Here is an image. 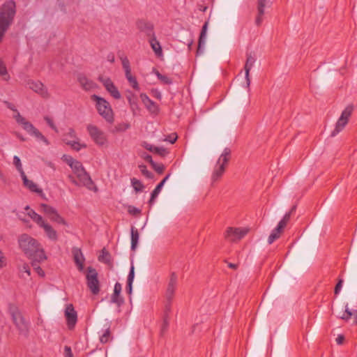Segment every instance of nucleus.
Instances as JSON below:
<instances>
[{
    "mask_svg": "<svg viewBox=\"0 0 357 357\" xmlns=\"http://www.w3.org/2000/svg\"><path fill=\"white\" fill-rule=\"evenodd\" d=\"M20 248L27 257L37 255L39 259H47L44 249L36 238L27 234H23L18 238Z\"/></svg>",
    "mask_w": 357,
    "mask_h": 357,
    "instance_id": "1",
    "label": "nucleus"
},
{
    "mask_svg": "<svg viewBox=\"0 0 357 357\" xmlns=\"http://www.w3.org/2000/svg\"><path fill=\"white\" fill-rule=\"evenodd\" d=\"M16 15V3L13 0L6 1L0 7V26L9 29Z\"/></svg>",
    "mask_w": 357,
    "mask_h": 357,
    "instance_id": "2",
    "label": "nucleus"
},
{
    "mask_svg": "<svg viewBox=\"0 0 357 357\" xmlns=\"http://www.w3.org/2000/svg\"><path fill=\"white\" fill-rule=\"evenodd\" d=\"M8 107L10 109L17 112L15 116V119L16 121L22 126L24 130L38 139L43 141L45 144L48 145L50 144L48 139L31 122L26 121L25 118L22 116L14 106L9 103Z\"/></svg>",
    "mask_w": 357,
    "mask_h": 357,
    "instance_id": "3",
    "label": "nucleus"
},
{
    "mask_svg": "<svg viewBox=\"0 0 357 357\" xmlns=\"http://www.w3.org/2000/svg\"><path fill=\"white\" fill-rule=\"evenodd\" d=\"M91 99L96 102V107L98 114L108 123L114 122V113L111 105L105 98L96 94L91 96Z\"/></svg>",
    "mask_w": 357,
    "mask_h": 357,
    "instance_id": "4",
    "label": "nucleus"
},
{
    "mask_svg": "<svg viewBox=\"0 0 357 357\" xmlns=\"http://www.w3.org/2000/svg\"><path fill=\"white\" fill-rule=\"evenodd\" d=\"M89 136L99 146H102L107 143V138L105 133L98 128V126L89 124L86 127Z\"/></svg>",
    "mask_w": 357,
    "mask_h": 357,
    "instance_id": "5",
    "label": "nucleus"
},
{
    "mask_svg": "<svg viewBox=\"0 0 357 357\" xmlns=\"http://www.w3.org/2000/svg\"><path fill=\"white\" fill-rule=\"evenodd\" d=\"M86 279L89 289L93 294L97 295L100 292V282L98 278V273L92 266L87 268Z\"/></svg>",
    "mask_w": 357,
    "mask_h": 357,
    "instance_id": "6",
    "label": "nucleus"
},
{
    "mask_svg": "<svg viewBox=\"0 0 357 357\" xmlns=\"http://www.w3.org/2000/svg\"><path fill=\"white\" fill-rule=\"evenodd\" d=\"M354 110V107L351 105H348L342 112L340 117L338 119L335 129L331 132V136L334 137L340 131H342L345 126L347 124L349 117L351 116Z\"/></svg>",
    "mask_w": 357,
    "mask_h": 357,
    "instance_id": "7",
    "label": "nucleus"
},
{
    "mask_svg": "<svg viewBox=\"0 0 357 357\" xmlns=\"http://www.w3.org/2000/svg\"><path fill=\"white\" fill-rule=\"evenodd\" d=\"M121 61L122 67L125 72V76L128 79L130 85L136 91H139L140 88L137 80V78L131 74V68L130 61L126 56H119Z\"/></svg>",
    "mask_w": 357,
    "mask_h": 357,
    "instance_id": "8",
    "label": "nucleus"
},
{
    "mask_svg": "<svg viewBox=\"0 0 357 357\" xmlns=\"http://www.w3.org/2000/svg\"><path fill=\"white\" fill-rule=\"evenodd\" d=\"M248 232L246 229L228 227L225 233V238L230 242H236L243 238Z\"/></svg>",
    "mask_w": 357,
    "mask_h": 357,
    "instance_id": "9",
    "label": "nucleus"
},
{
    "mask_svg": "<svg viewBox=\"0 0 357 357\" xmlns=\"http://www.w3.org/2000/svg\"><path fill=\"white\" fill-rule=\"evenodd\" d=\"M136 26L139 31L144 33L149 38L155 36L153 24L146 20H137L136 21Z\"/></svg>",
    "mask_w": 357,
    "mask_h": 357,
    "instance_id": "10",
    "label": "nucleus"
},
{
    "mask_svg": "<svg viewBox=\"0 0 357 357\" xmlns=\"http://www.w3.org/2000/svg\"><path fill=\"white\" fill-rule=\"evenodd\" d=\"M177 281L178 277L176 273H171L165 295L167 301L174 299L175 291L177 287Z\"/></svg>",
    "mask_w": 357,
    "mask_h": 357,
    "instance_id": "11",
    "label": "nucleus"
},
{
    "mask_svg": "<svg viewBox=\"0 0 357 357\" xmlns=\"http://www.w3.org/2000/svg\"><path fill=\"white\" fill-rule=\"evenodd\" d=\"M65 317L68 329H73L77 321V314L72 304L67 305L65 310Z\"/></svg>",
    "mask_w": 357,
    "mask_h": 357,
    "instance_id": "12",
    "label": "nucleus"
},
{
    "mask_svg": "<svg viewBox=\"0 0 357 357\" xmlns=\"http://www.w3.org/2000/svg\"><path fill=\"white\" fill-rule=\"evenodd\" d=\"M140 98L142 103L151 114L158 115L159 114L160 108L158 105L151 100L146 93H141Z\"/></svg>",
    "mask_w": 357,
    "mask_h": 357,
    "instance_id": "13",
    "label": "nucleus"
},
{
    "mask_svg": "<svg viewBox=\"0 0 357 357\" xmlns=\"http://www.w3.org/2000/svg\"><path fill=\"white\" fill-rule=\"evenodd\" d=\"M28 85L29 89L40 94L43 98H49L50 95L47 89L41 82L31 80L28 82Z\"/></svg>",
    "mask_w": 357,
    "mask_h": 357,
    "instance_id": "14",
    "label": "nucleus"
},
{
    "mask_svg": "<svg viewBox=\"0 0 357 357\" xmlns=\"http://www.w3.org/2000/svg\"><path fill=\"white\" fill-rule=\"evenodd\" d=\"M100 80L102 82V84L104 85L106 90L114 98L117 100L121 98V96L120 92L110 78H100Z\"/></svg>",
    "mask_w": 357,
    "mask_h": 357,
    "instance_id": "15",
    "label": "nucleus"
},
{
    "mask_svg": "<svg viewBox=\"0 0 357 357\" xmlns=\"http://www.w3.org/2000/svg\"><path fill=\"white\" fill-rule=\"evenodd\" d=\"M122 290L121 284L119 282H116L114 285V292L111 296V303H115L119 307L124 304V298L121 295Z\"/></svg>",
    "mask_w": 357,
    "mask_h": 357,
    "instance_id": "16",
    "label": "nucleus"
},
{
    "mask_svg": "<svg viewBox=\"0 0 357 357\" xmlns=\"http://www.w3.org/2000/svg\"><path fill=\"white\" fill-rule=\"evenodd\" d=\"M208 25V22H205V23L202 26V30L200 32V35L199 37V40H198V47H197V52H196L197 56L202 54L204 52V46L205 42H206V36Z\"/></svg>",
    "mask_w": 357,
    "mask_h": 357,
    "instance_id": "17",
    "label": "nucleus"
},
{
    "mask_svg": "<svg viewBox=\"0 0 357 357\" xmlns=\"http://www.w3.org/2000/svg\"><path fill=\"white\" fill-rule=\"evenodd\" d=\"M246 61L244 66L245 70V77L246 79V83L248 86H249L250 84V71L252 66H254V63H255L256 59L254 56L252 55V53H247L246 54Z\"/></svg>",
    "mask_w": 357,
    "mask_h": 357,
    "instance_id": "18",
    "label": "nucleus"
},
{
    "mask_svg": "<svg viewBox=\"0 0 357 357\" xmlns=\"http://www.w3.org/2000/svg\"><path fill=\"white\" fill-rule=\"evenodd\" d=\"M126 98L129 103L130 107L133 114H135L137 112L139 111L137 96L131 91L128 90L126 92Z\"/></svg>",
    "mask_w": 357,
    "mask_h": 357,
    "instance_id": "19",
    "label": "nucleus"
},
{
    "mask_svg": "<svg viewBox=\"0 0 357 357\" xmlns=\"http://www.w3.org/2000/svg\"><path fill=\"white\" fill-rule=\"evenodd\" d=\"M10 314L13 319V323L19 329H22L24 326V319L22 315L21 312L18 310V308L15 307L10 310Z\"/></svg>",
    "mask_w": 357,
    "mask_h": 357,
    "instance_id": "20",
    "label": "nucleus"
},
{
    "mask_svg": "<svg viewBox=\"0 0 357 357\" xmlns=\"http://www.w3.org/2000/svg\"><path fill=\"white\" fill-rule=\"evenodd\" d=\"M142 146L145 148L146 150L149 151L150 152L154 154H157L162 158L165 157L169 153L167 149H165L164 147L155 146L154 145L150 144L146 142H143Z\"/></svg>",
    "mask_w": 357,
    "mask_h": 357,
    "instance_id": "21",
    "label": "nucleus"
},
{
    "mask_svg": "<svg viewBox=\"0 0 357 357\" xmlns=\"http://www.w3.org/2000/svg\"><path fill=\"white\" fill-rule=\"evenodd\" d=\"M73 259L79 271H83L84 269V263L85 261V259L84 257V255L79 248H73Z\"/></svg>",
    "mask_w": 357,
    "mask_h": 357,
    "instance_id": "22",
    "label": "nucleus"
},
{
    "mask_svg": "<svg viewBox=\"0 0 357 357\" xmlns=\"http://www.w3.org/2000/svg\"><path fill=\"white\" fill-rule=\"evenodd\" d=\"M79 179V184L86 186L87 188L91 189L93 182L90 177L89 174L84 169L83 171L76 174Z\"/></svg>",
    "mask_w": 357,
    "mask_h": 357,
    "instance_id": "23",
    "label": "nucleus"
},
{
    "mask_svg": "<svg viewBox=\"0 0 357 357\" xmlns=\"http://www.w3.org/2000/svg\"><path fill=\"white\" fill-rule=\"evenodd\" d=\"M266 0L257 1V16L255 19V24L259 26L263 22V15L264 14V8L266 6Z\"/></svg>",
    "mask_w": 357,
    "mask_h": 357,
    "instance_id": "24",
    "label": "nucleus"
},
{
    "mask_svg": "<svg viewBox=\"0 0 357 357\" xmlns=\"http://www.w3.org/2000/svg\"><path fill=\"white\" fill-rule=\"evenodd\" d=\"M78 82L85 91H89L96 87V84L84 75H79L78 77Z\"/></svg>",
    "mask_w": 357,
    "mask_h": 357,
    "instance_id": "25",
    "label": "nucleus"
},
{
    "mask_svg": "<svg viewBox=\"0 0 357 357\" xmlns=\"http://www.w3.org/2000/svg\"><path fill=\"white\" fill-rule=\"evenodd\" d=\"M21 177L22 178L24 185L29 188L31 192L42 193V190L38 188L37 185L32 181L29 180L24 172H22Z\"/></svg>",
    "mask_w": 357,
    "mask_h": 357,
    "instance_id": "26",
    "label": "nucleus"
},
{
    "mask_svg": "<svg viewBox=\"0 0 357 357\" xmlns=\"http://www.w3.org/2000/svg\"><path fill=\"white\" fill-rule=\"evenodd\" d=\"M231 151L229 148H225L218 158L217 165H223V167H226L231 159Z\"/></svg>",
    "mask_w": 357,
    "mask_h": 357,
    "instance_id": "27",
    "label": "nucleus"
},
{
    "mask_svg": "<svg viewBox=\"0 0 357 357\" xmlns=\"http://www.w3.org/2000/svg\"><path fill=\"white\" fill-rule=\"evenodd\" d=\"M41 228L44 229L49 239L53 241H56L58 240L56 231L50 224L45 222Z\"/></svg>",
    "mask_w": 357,
    "mask_h": 357,
    "instance_id": "28",
    "label": "nucleus"
},
{
    "mask_svg": "<svg viewBox=\"0 0 357 357\" xmlns=\"http://www.w3.org/2000/svg\"><path fill=\"white\" fill-rule=\"evenodd\" d=\"M149 43H150L151 47L152 50H153V52H155V54L158 56H162V50L160 43L156 39L155 35L154 36L149 38Z\"/></svg>",
    "mask_w": 357,
    "mask_h": 357,
    "instance_id": "29",
    "label": "nucleus"
},
{
    "mask_svg": "<svg viewBox=\"0 0 357 357\" xmlns=\"http://www.w3.org/2000/svg\"><path fill=\"white\" fill-rule=\"evenodd\" d=\"M351 317L353 318V324L357 325V310L351 311L346 307L343 315L340 318L345 321H348Z\"/></svg>",
    "mask_w": 357,
    "mask_h": 357,
    "instance_id": "30",
    "label": "nucleus"
},
{
    "mask_svg": "<svg viewBox=\"0 0 357 357\" xmlns=\"http://www.w3.org/2000/svg\"><path fill=\"white\" fill-rule=\"evenodd\" d=\"M98 261L104 264L110 265L112 264V257L109 252L104 248L101 250L100 255L98 257Z\"/></svg>",
    "mask_w": 357,
    "mask_h": 357,
    "instance_id": "31",
    "label": "nucleus"
},
{
    "mask_svg": "<svg viewBox=\"0 0 357 357\" xmlns=\"http://www.w3.org/2000/svg\"><path fill=\"white\" fill-rule=\"evenodd\" d=\"M139 232L137 229H135L134 227H131V250H135L138 241H139Z\"/></svg>",
    "mask_w": 357,
    "mask_h": 357,
    "instance_id": "32",
    "label": "nucleus"
},
{
    "mask_svg": "<svg viewBox=\"0 0 357 357\" xmlns=\"http://www.w3.org/2000/svg\"><path fill=\"white\" fill-rule=\"evenodd\" d=\"M218 165V167L215 168L212 174L213 182H215L219 180L225 172L226 167H223V165Z\"/></svg>",
    "mask_w": 357,
    "mask_h": 357,
    "instance_id": "33",
    "label": "nucleus"
},
{
    "mask_svg": "<svg viewBox=\"0 0 357 357\" xmlns=\"http://www.w3.org/2000/svg\"><path fill=\"white\" fill-rule=\"evenodd\" d=\"M40 208L43 212H44L49 217L50 219H51V217H52L54 213L56 212V210L54 208L46 204H41Z\"/></svg>",
    "mask_w": 357,
    "mask_h": 357,
    "instance_id": "34",
    "label": "nucleus"
},
{
    "mask_svg": "<svg viewBox=\"0 0 357 357\" xmlns=\"http://www.w3.org/2000/svg\"><path fill=\"white\" fill-rule=\"evenodd\" d=\"M169 176V174H167L157 185L156 187L155 188V189L152 191L151 194H152V197L153 198V197H157L158 194L160 192L165 183L166 182V181L168 179Z\"/></svg>",
    "mask_w": 357,
    "mask_h": 357,
    "instance_id": "35",
    "label": "nucleus"
},
{
    "mask_svg": "<svg viewBox=\"0 0 357 357\" xmlns=\"http://www.w3.org/2000/svg\"><path fill=\"white\" fill-rule=\"evenodd\" d=\"M130 181L132 186L136 192H142L144 190V185L139 180L132 178Z\"/></svg>",
    "mask_w": 357,
    "mask_h": 357,
    "instance_id": "36",
    "label": "nucleus"
},
{
    "mask_svg": "<svg viewBox=\"0 0 357 357\" xmlns=\"http://www.w3.org/2000/svg\"><path fill=\"white\" fill-rule=\"evenodd\" d=\"M154 72L156 77L158 78V79L160 80L162 83L169 85L172 84V79L170 77L161 74L158 70L155 69L154 70Z\"/></svg>",
    "mask_w": 357,
    "mask_h": 357,
    "instance_id": "37",
    "label": "nucleus"
},
{
    "mask_svg": "<svg viewBox=\"0 0 357 357\" xmlns=\"http://www.w3.org/2000/svg\"><path fill=\"white\" fill-rule=\"evenodd\" d=\"M112 339L111 331L108 328L104 333L100 337V341L102 344L107 343Z\"/></svg>",
    "mask_w": 357,
    "mask_h": 357,
    "instance_id": "38",
    "label": "nucleus"
},
{
    "mask_svg": "<svg viewBox=\"0 0 357 357\" xmlns=\"http://www.w3.org/2000/svg\"><path fill=\"white\" fill-rule=\"evenodd\" d=\"M50 220L52 221H53V222H57L58 224H61V225H68L67 222L65 220V219L63 218H62L58 213L57 211L56 213H54V215L52 217H51Z\"/></svg>",
    "mask_w": 357,
    "mask_h": 357,
    "instance_id": "39",
    "label": "nucleus"
},
{
    "mask_svg": "<svg viewBox=\"0 0 357 357\" xmlns=\"http://www.w3.org/2000/svg\"><path fill=\"white\" fill-rule=\"evenodd\" d=\"M281 234H282L280 232H279L278 231H276V229H274L268 236V244H272L275 240L280 237Z\"/></svg>",
    "mask_w": 357,
    "mask_h": 357,
    "instance_id": "40",
    "label": "nucleus"
},
{
    "mask_svg": "<svg viewBox=\"0 0 357 357\" xmlns=\"http://www.w3.org/2000/svg\"><path fill=\"white\" fill-rule=\"evenodd\" d=\"M72 169L73 170L74 173L76 174L84 169L82 164L79 162L75 160V161L73 162L72 166H70Z\"/></svg>",
    "mask_w": 357,
    "mask_h": 357,
    "instance_id": "41",
    "label": "nucleus"
},
{
    "mask_svg": "<svg viewBox=\"0 0 357 357\" xmlns=\"http://www.w3.org/2000/svg\"><path fill=\"white\" fill-rule=\"evenodd\" d=\"M31 260V266L34 270L37 266H40V264L47 259H39L37 255L29 257Z\"/></svg>",
    "mask_w": 357,
    "mask_h": 357,
    "instance_id": "42",
    "label": "nucleus"
},
{
    "mask_svg": "<svg viewBox=\"0 0 357 357\" xmlns=\"http://www.w3.org/2000/svg\"><path fill=\"white\" fill-rule=\"evenodd\" d=\"M66 144L70 145L71 148L77 151H79L82 147L86 148V144H81L78 142L69 141L66 142Z\"/></svg>",
    "mask_w": 357,
    "mask_h": 357,
    "instance_id": "43",
    "label": "nucleus"
},
{
    "mask_svg": "<svg viewBox=\"0 0 357 357\" xmlns=\"http://www.w3.org/2000/svg\"><path fill=\"white\" fill-rule=\"evenodd\" d=\"M139 168L142 172V174L145 176L146 178H153L154 175L152 172H149L147 168H146V166L144 165H141L139 166Z\"/></svg>",
    "mask_w": 357,
    "mask_h": 357,
    "instance_id": "44",
    "label": "nucleus"
},
{
    "mask_svg": "<svg viewBox=\"0 0 357 357\" xmlns=\"http://www.w3.org/2000/svg\"><path fill=\"white\" fill-rule=\"evenodd\" d=\"M128 212L130 215H132L133 216H139L142 213V211L135 206H128Z\"/></svg>",
    "mask_w": 357,
    "mask_h": 357,
    "instance_id": "45",
    "label": "nucleus"
},
{
    "mask_svg": "<svg viewBox=\"0 0 357 357\" xmlns=\"http://www.w3.org/2000/svg\"><path fill=\"white\" fill-rule=\"evenodd\" d=\"M13 163H14L15 166L16 167L17 169L20 173V175H22V172H24L22 167L21 160L18 156L15 155L13 157Z\"/></svg>",
    "mask_w": 357,
    "mask_h": 357,
    "instance_id": "46",
    "label": "nucleus"
},
{
    "mask_svg": "<svg viewBox=\"0 0 357 357\" xmlns=\"http://www.w3.org/2000/svg\"><path fill=\"white\" fill-rule=\"evenodd\" d=\"M33 221H34L40 227H42L44 224H45V220H43V217L38 214L36 215L34 217H32Z\"/></svg>",
    "mask_w": 357,
    "mask_h": 357,
    "instance_id": "47",
    "label": "nucleus"
},
{
    "mask_svg": "<svg viewBox=\"0 0 357 357\" xmlns=\"http://www.w3.org/2000/svg\"><path fill=\"white\" fill-rule=\"evenodd\" d=\"M44 120L46 121V123H47V125L52 129L54 130L56 132H58L59 130L56 128V126H55V124L54 123V121L53 120L47 116H44Z\"/></svg>",
    "mask_w": 357,
    "mask_h": 357,
    "instance_id": "48",
    "label": "nucleus"
},
{
    "mask_svg": "<svg viewBox=\"0 0 357 357\" xmlns=\"http://www.w3.org/2000/svg\"><path fill=\"white\" fill-rule=\"evenodd\" d=\"M130 128V125L126 123H119L115 126L116 131L122 132L126 131L127 129Z\"/></svg>",
    "mask_w": 357,
    "mask_h": 357,
    "instance_id": "49",
    "label": "nucleus"
},
{
    "mask_svg": "<svg viewBox=\"0 0 357 357\" xmlns=\"http://www.w3.org/2000/svg\"><path fill=\"white\" fill-rule=\"evenodd\" d=\"M177 139H178L177 134L176 132H173V133L168 135L165 137V140L170 142L171 144H174L176 142Z\"/></svg>",
    "mask_w": 357,
    "mask_h": 357,
    "instance_id": "50",
    "label": "nucleus"
},
{
    "mask_svg": "<svg viewBox=\"0 0 357 357\" xmlns=\"http://www.w3.org/2000/svg\"><path fill=\"white\" fill-rule=\"evenodd\" d=\"M172 301H173V300H170V301H167L166 300V303H165V316L164 317H168L169 314L170 313L171 310H172Z\"/></svg>",
    "mask_w": 357,
    "mask_h": 357,
    "instance_id": "51",
    "label": "nucleus"
},
{
    "mask_svg": "<svg viewBox=\"0 0 357 357\" xmlns=\"http://www.w3.org/2000/svg\"><path fill=\"white\" fill-rule=\"evenodd\" d=\"M151 167L159 174H162L165 169V165L163 164L158 165L155 163V165Z\"/></svg>",
    "mask_w": 357,
    "mask_h": 357,
    "instance_id": "52",
    "label": "nucleus"
},
{
    "mask_svg": "<svg viewBox=\"0 0 357 357\" xmlns=\"http://www.w3.org/2000/svg\"><path fill=\"white\" fill-rule=\"evenodd\" d=\"M287 223L286 222H284V220H281L278 226L275 228V229H276V231H279L280 232L281 234L284 231V229L286 227Z\"/></svg>",
    "mask_w": 357,
    "mask_h": 357,
    "instance_id": "53",
    "label": "nucleus"
},
{
    "mask_svg": "<svg viewBox=\"0 0 357 357\" xmlns=\"http://www.w3.org/2000/svg\"><path fill=\"white\" fill-rule=\"evenodd\" d=\"M134 278H135V268H134V266L132 265L130 268V271H129V273L128 275L127 282H133Z\"/></svg>",
    "mask_w": 357,
    "mask_h": 357,
    "instance_id": "54",
    "label": "nucleus"
},
{
    "mask_svg": "<svg viewBox=\"0 0 357 357\" xmlns=\"http://www.w3.org/2000/svg\"><path fill=\"white\" fill-rule=\"evenodd\" d=\"M63 160L66 162L70 167L72 166L75 160L70 155H64L62 158Z\"/></svg>",
    "mask_w": 357,
    "mask_h": 357,
    "instance_id": "55",
    "label": "nucleus"
},
{
    "mask_svg": "<svg viewBox=\"0 0 357 357\" xmlns=\"http://www.w3.org/2000/svg\"><path fill=\"white\" fill-rule=\"evenodd\" d=\"M142 157L144 159V160L149 162L151 166L155 165V162L153 160L152 156L151 155L144 153V155Z\"/></svg>",
    "mask_w": 357,
    "mask_h": 357,
    "instance_id": "56",
    "label": "nucleus"
},
{
    "mask_svg": "<svg viewBox=\"0 0 357 357\" xmlns=\"http://www.w3.org/2000/svg\"><path fill=\"white\" fill-rule=\"evenodd\" d=\"M6 266V259L2 252V251L0 250V268H2Z\"/></svg>",
    "mask_w": 357,
    "mask_h": 357,
    "instance_id": "57",
    "label": "nucleus"
},
{
    "mask_svg": "<svg viewBox=\"0 0 357 357\" xmlns=\"http://www.w3.org/2000/svg\"><path fill=\"white\" fill-rule=\"evenodd\" d=\"M64 356L65 357H74L70 347H64Z\"/></svg>",
    "mask_w": 357,
    "mask_h": 357,
    "instance_id": "58",
    "label": "nucleus"
},
{
    "mask_svg": "<svg viewBox=\"0 0 357 357\" xmlns=\"http://www.w3.org/2000/svg\"><path fill=\"white\" fill-rule=\"evenodd\" d=\"M342 282H343V280H340L338 281V282L336 284V285L335 287V289H334L335 294H338L339 292L340 291L342 286Z\"/></svg>",
    "mask_w": 357,
    "mask_h": 357,
    "instance_id": "59",
    "label": "nucleus"
},
{
    "mask_svg": "<svg viewBox=\"0 0 357 357\" xmlns=\"http://www.w3.org/2000/svg\"><path fill=\"white\" fill-rule=\"evenodd\" d=\"M7 69L2 61L0 59V75H7Z\"/></svg>",
    "mask_w": 357,
    "mask_h": 357,
    "instance_id": "60",
    "label": "nucleus"
},
{
    "mask_svg": "<svg viewBox=\"0 0 357 357\" xmlns=\"http://www.w3.org/2000/svg\"><path fill=\"white\" fill-rule=\"evenodd\" d=\"M168 324H169L168 317H164L163 324H162V329H161L162 333H164L167 329Z\"/></svg>",
    "mask_w": 357,
    "mask_h": 357,
    "instance_id": "61",
    "label": "nucleus"
},
{
    "mask_svg": "<svg viewBox=\"0 0 357 357\" xmlns=\"http://www.w3.org/2000/svg\"><path fill=\"white\" fill-rule=\"evenodd\" d=\"M126 291L128 294L130 295L132 291V282H127L126 287Z\"/></svg>",
    "mask_w": 357,
    "mask_h": 357,
    "instance_id": "62",
    "label": "nucleus"
},
{
    "mask_svg": "<svg viewBox=\"0 0 357 357\" xmlns=\"http://www.w3.org/2000/svg\"><path fill=\"white\" fill-rule=\"evenodd\" d=\"M152 93H153V96L154 98H155L158 100H161L162 95H161V93L159 91H158L157 89L153 90L152 91Z\"/></svg>",
    "mask_w": 357,
    "mask_h": 357,
    "instance_id": "63",
    "label": "nucleus"
},
{
    "mask_svg": "<svg viewBox=\"0 0 357 357\" xmlns=\"http://www.w3.org/2000/svg\"><path fill=\"white\" fill-rule=\"evenodd\" d=\"M345 337L343 335H338L336 338V342L337 344H342L344 342Z\"/></svg>",
    "mask_w": 357,
    "mask_h": 357,
    "instance_id": "64",
    "label": "nucleus"
}]
</instances>
